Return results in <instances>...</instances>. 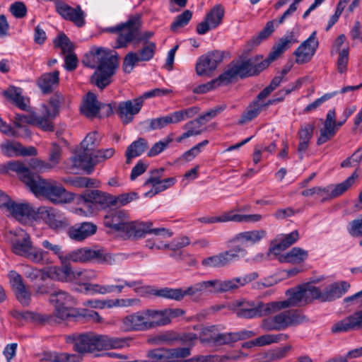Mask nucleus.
Returning <instances> with one entry per match:
<instances>
[{
    "label": "nucleus",
    "mask_w": 362,
    "mask_h": 362,
    "mask_svg": "<svg viewBox=\"0 0 362 362\" xmlns=\"http://www.w3.org/2000/svg\"><path fill=\"white\" fill-rule=\"evenodd\" d=\"M337 54V69L339 74H344L347 71L349 62V48L337 47L331 51V54Z\"/></svg>",
    "instance_id": "a18cd8bd"
},
{
    "label": "nucleus",
    "mask_w": 362,
    "mask_h": 362,
    "mask_svg": "<svg viewBox=\"0 0 362 362\" xmlns=\"http://www.w3.org/2000/svg\"><path fill=\"white\" fill-rule=\"evenodd\" d=\"M140 28V18L132 16L127 22L115 27L107 28L106 30L118 35L119 45H125L132 42L146 45H155V42L148 40L153 35V33L151 31L139 33Z\"/></svg>",
    "instance_id": "39448f33"
},
{
    "label": "nucleus",
    "mask_w": 362,
    "mask_h": 362,
    "mask_svg": "<svg viewBox=\"0 0 362 362\" xmlns=\"http://www.w3.org/2000/svg\"><path fill=\"white\" fill-rule=\"evenodd\" d=\"M59 71L45 73L37 80V85L43 94L52 93L59 86Z\"/></svg>",
    "instance_id": "f704fd0d"
},
{
    "label": "nucleus",
    "mask_w": 362,
    "mask_h": 362,
    "mask_svg": "<svg viewBox=\"0 0 362 362\" xmlns=\"http://www.w3.org/2000/svg\"><path fill=\"white\" fill-rule=\"evenodd\" d=\"M146 291L148 293L167 299H171L176 301L182 300V288H154L151 287H146Z\"/></svg>",
    "instance_id": "a19ab883"
},
{
    "label": "nucleus",
    "mask_w": 362,
    "mask_h": 362,
    "mask_svg": "<svg viewBox=\"0 0 362 362\" xmlns=\"http://www.w3.org/2000/svg\"><path fill=\"white\" fill-rule=\"evenodd\" d=\"M308 257V251L298 247H293L286 255L281 257V261L293 264H300L307 259Z\"/></svg>",
    "instance_id": "c03bdc74"
},
{
    "label": "nucleus",
    "mask_w": 362,
    "mask_h": 362,
    "mask_svg": "<svg viewBox=\"0 0 362 362\" xmlns=\"http://www.w3.org/2000/svg\"><path fill=\"white\" fill-rule=\"evenodd\" d=\"M89 262L95 261L99 264H112L115 262L114 256L106 252L103 249L92 250L88 248Z\"/></svg>",
    "instance_id": "de8ad7c7"
},
{
    "label": "nucleus",
    "mask_w": 362,
    "mask_h": 362,
    "mask_svg": "<svg viewBox=\"0 0 362 362\" xmlns=\"http://www.w3.org/2000/svg\"><path fill=\"white\" fill-rule=\"evenodd\" d=\"M121 329L124 332L147 330L144 310L127 315L122 320Z\"/></svg>",
    "instance_id": "5701e85b"
},
{
    "label": "nucleus",
    "mask_w": 362,
    "mask_h": 362,
    "mask_svg": "<svg viewBox=\"0 0 362 362\" xmlns=\"http://www.w3.org/2000/svg\"><path fill=\"white\" fill-rule=\"evenodd\" d=\"M144 102L143 98L140 95L117 104L115 111L123 124H127L133 121L134 117L140 112Z\"/></svg>",
    "instance_id": "dca6fc26"
},
{
    "label": "nucleus",
    "mask_w": 362,
    "mask_h": 362,
    "mask_svg": "<svg viewBox=\"0 0 362 362\" xmlns=\"http://www.w3.org/2000/svg\"><path fill=\"white\" fill-rule=\"evenodd\" d=\"M82 63L96 71L91 76L92 83L104 89L112 82L119 66V57L116 51L104 47L92 49L85 54Z\"/></svg>",
    "instance_id": "f03ea898"
},
{
    "label": "nucleus",
    "mask_w": 362,
    "mask_h": 362,
    "mask_svg": "<svg viewBox=\"0 0 362 362\" xmlns=\"http://www.w3.org/2000/svg\"><path fill=\"white\" fill-rule=\"evenodd\" d=\"M148 147L147 140L141 137L132 142L125 152L126 163L130 164L133 158L140 156L148 149Z\"/></svg>",
    "instance_id": "ea45409f"
},
{
    "label": "nucleus",
    "mask_w": 362,
    "mask_h": 362,
    "mask_svg": "<svg viewBox=\"0 0 362 362\" xmlns=\"http://www.w3.org/2000/svg\"><path fill=\"white\" fill-rule=\"evenodd\" d=\"M100 138L96 132H90L85 137L81 143L82 149L92 152L99 146Z\"/></svg>",
    "instance_id": "052dcab7"
},
{
    "label": "nucleus",
    "mask_w": 362,
    "mask_h": 362,
    "mask_svg": "<svg viewBox=\"0 0 362 362\" xmlns=\"http://www.w3.org/2000/svg\"><path fill=\"white\" fill-rule=\"evenodd\" d=\"M230 57V54L228 51L215 49L209 52L197 59L195 66L196 73L199 76H210L224 60Z\"/></svg>",
    "instance_id": "1a4fd4ad"
},
{
    "label": "nucleus",
    "mask_w": 362,
    "mask_h": 362,
    "mask_svg": "<svg viewBox=\"0 0 362 362\" xmlns=\"http://www.w3.org/2000/svg\"><path fill=\"white\" fill-rule=\"evenodd\" d=\"M66 342L72 344L73 350L80 354H94L99 356L96 353L124 348L127 344V339L88 332L67 335Z\"/></svg>",
    "instance_id": "7ed1b4c3"
},
{
    "label": "nucleus",
    "mask_w": 362,
    "mask_h": 362,
    "mask_svg": "<svg viewBox=\"0 0 362 362\" xmlns=\"http://www.w3.org/2000/svg\"><path fill=\"white\" fill-rule=\"evenodd\" d=\"M97 226L91 222H83L71 227L68 234L71 239L76 241H82L97 231Z\"/></svg>",
    "instance_id": "c756f323"
},
{
    "label": "nucleus",
    "mask_w": 362,
    "mask_h": 362,
    "mask_svg": "<svg viewBox=\"0 0 362 362\" xmlns=\"http://www.w3.org/2000/svg\"><path fill=\"white\" fill-rule=\"evenodd\" d=\"M15 125L17 127H21L24 124L35 125L44 131L53 132L54 125L52 122H49L42 115H37L35 113L31 115L16 114Z\"/></svg>",
    "instance_id": "412c9836"
},
{
    "label": "nucleus",
    "mask_w": 362,
    "mask_h": 362,
    "mask_svg": "<svg viewBox=\"0 0 362 362\" xmlns=\"http://www.w3.org/2000/svg\"><path fill=\"white\" fill-rule=\"evenodd\" d=\"M315 128L314 122H310L301 126L298 130V135L299 143L298 145L297 152L300 160L303 158L304 153L308 149L310 140L313 137Z\"/></svg>",
    "instance_id": "7c9ffc66"
},
{
    "label": "nucleus",
    "mask_w": 362,
    "mask_h": 362,
    "mask_svg": "<svg viewBox=\"0 0 362 362\" xmlns=\"http://www.w3.org/2000/svg\"><path fill=\"white\" fill-rule=\"evenodd\" d=\"M246 255V250L238 246L231 250L204 258L202 261V264L206 267H224L229 265L233 262L237 261L241 257H244Z\"/></svg>",
    "instance_id": "ddd939ff"
},
{
    "label": "nucleus",
    "mask_w": 362,
    "mask_h": 362,
    "mask_svg": "<svg viewBox=\"0 0 362 362\" xmlns=\"http://www.w3.org/2000/svg\"><path fill=\"white\" fill-rule=\"evenodd\" d=\"M315 51V47H298L294 52L296 63L304 64L308 62L311 60Z\"/></svg>",
    "instance_id": "864d4df0"
},
{
    "label": "nucleus",
    "mask_w": 362,
    "mask_h": 362,
    "mask_svg": "<svg viewBox=\"0 0 362 362\" xmlns=\"http://www.w3.org/2000/svg\"><path fill=\"white\" fill-rule=\"evenodd\" d=\"M190 355V349L187 347L175 349L158 348L149 350L146 354L148 362H177L180 358Z\"/></svg>",
    "instance_id": "4468645a"
},
{
    "label": "nucleus",
    "mask_w": 362,
    "mask_h": 362,
    "mask_svg": "<svg viewBox=\"0 0 362 362\" xmlns=\"http://www.w3.org/2000/svg\"><path fill=\"white\" fill-rule=\"evenodd\" d=\"M263 105L258 100L250 103L246 110L241 115L238 124H245L257 117L262 110Z\"/></svg>",
    "instance_id": "09e8293b"
},
{
    "label": "nucleus",
    "mask_w": 362,
    "mask_h": 362,
    "mask_svg": "<svg viewBox=\"0 0 362 362\" xmlns=\"http://www.w3.org/2000/svg\"><path fill=\"white\" fill-rule=\"evenodd\" d=\"M101 109L100 103L97 100L96 95L93 93H88L86 98L81 107V112L87 117H95Z\"/></svg>",
    "instance_id": "79ce46f5"
},
{
    "label": "nucleus",
    "mask_w": 362,
    "mask_h": 362,
    "mask_svg": "<svg viewBox=\"0 0 362 362\" xmlns=\"http://www.w3.org/2000/svg\"><path fill=\"white\" fill-rule=\"evenodd\" d=\"M49 300L54 306V311L52 314H38L36 320L42 323H59L71 316V307L75 305V300L69 293L61 289L54 290Z\"/></svg>",
    "instance_id": "423d86ee"
},
{
    "label": "nucleus",
    "mask_w": 362,
    "mask_h": 362,
    "mask_svg": "<svg viewBox=\"0 0 362 362\" xmlns=\"http://www.w3.org/2000/svg\"><path fill=\"white\" fill-rule=\"evenodd\" d=\"M38 218L54 230H61L69 225L68 219L59 211L49 206L38 207Z\"/></svg>",
    "instance_id": "a211bd4d"
},
{
    "label": "nucleus",
    "mask_w": 362,
    "mask_h": 362,
    "mask_svg": "<svg viewBox=\"0 0 362 362\" xmlns=\"http://www.w3.org/2000/svg\"><path fill=\"white\" fill-rule=\"evenodd\" d=\"M204 124L200 119L198 117L195 119L191 120L187 122L184 126L183 129L186 130L185 133L188 137L198 136L202 134L204 132V129L202 128Z\"/></svg>",
    "instance_id": "13d9d810"
},
{
    "label": "nucleus",
    "mask_w": 362,
    "mask_h": 362,
    "mask_svg": "<svg viewBox=\"0 0 362 362\" xmlns=\"http://www.w3.org/2000/svg\"><path fill=\"white\" fill-rule=\"evenodd\" d=\"M298 239L299 234L298 230H293L286 235H281L276 239L275 241L278 243L276 244L272 245L269 248V251L277 255L281 251L286 250L296 243Z\"/></svg>",
    "instance_id": "58836bf2"
},
{
    "label": "nucleus",
    "mask_w": 362,
    "mask_h": 362,
    "mask_svg": "<svg viewBox=\"0 0 362 362\" xmlns=\"http://www.w3.org/2000/svg\"><path fill=\"white\" fill-rule=\"evenodd\" d=\"M71 161L73 168L86 170L88 173L92 171L95 166L93 152L84 149L82 152L71 157Z\"/></svg>",
    "instance_id": "4c0bfd02"
},
{
    "label": "nucleus",
    "mask_w": 362,
    "mask_h": 362,
    "mask_svg": "<svg viewBox=\"0 0 362 362\" xmlns=\"http://www.w3.org/2000/svg\"><path fill=\"white\" fill-rule=\"evenodd\" d=\"M288 339V335L284 333H279L276 334H267L264 335H262L255 339L254 341L252 342L253 345H257L259 346L269 345L273 343H278L281 341H286Z\"/></svg>",
    "instance_id": "8fccbe9b"
},
{
    "label": "nucleus",
    "mask_w": 362,
    "mask_h": 362,
    "mask_svg": "<svg viewBox=\"0 0 362 362\" xmlns=\"http://www.w3.org/2000/svg\"><path fill=\"white\" fill-rule=\"evenodd\" d=\"M2 153L8 157L36 156L37 151L34 146L25 147L16 141H6L0 146Z\"/></svg>",
    "instance_id": "4be33fe9"
},
{
    "label": "nucleus",
    "mask_w": 362,
    "mask_h": 362,
    "mask_svg": "<svg viewBox=\"0 0 362 362\" xmlns=\"http://www.w3.org/2000/svg\"><path fill=\"white\" fill-rule=\"evenodd\" d=\"M4 95L21 110H28V105L25 103L24 97L22 95V89L21 88L10 86L7 90L4 91Z\"/></svg>",
    "instance_id": "37998d69"
},
{
    "label": "nucleus",
    "mask_w": 362,
    "mask_h": 362,
    "mask_svg": "<svg viewBox=\"0 0 362 362\" xmlns=\"http://www.w3.org/2000/svg\"><path fill=\"white\" fill-rule=\"evenodd\" d=\"M305 320L298 310H287L280 312L272 317L264 319L261 327L264 331L284 330L289 327L296 326Z\"/></svg>",
    "instance_id": "0eeeda50"
},
{
    "label": "nucleus",
    "mask_w": 362,
    "mask_h": 362,
    "mask_svg": "<svg viewBox=\"0 0 362 362\" xmlns=\"http://www.w3.org/2000/svg\"><path fill=\"white\" fill-rule=\"evenodd\" d=\"M275 23L274 20L268 21L263 30L251 39L250 42L252 45L260 44L263 40L268 37L274 31Z\"/></svg>",
    "instance_id": "e2e57ef3"
},
{
    "label": "nucleus",
    "mask_w": 362,
    "mask_h": 362,
    "mask_svg": "<svg viewBox=\"0 0 362 362\" xmlns=\"http://www.w3.org/2000/svg\"><path fill=\"white\" fill-rule=\"evenodd\" d=\"M336 127V112L334 110H330L326 115L323 127L320 130V136L317 139V145L320 146L330 141L337 132Z\"/></svg>",
    "instance_id": "393cba45"
},
{
    "label": "nucleus",
    "mask_w": 362,
    "mask_h": 362,
    "mask_svg": "<svg viewBox=\"0 0 362 362\" xmlns=\"http://www.w3.org/2000/svg\"><path fill=\"white\" fill-rule=\"evenodd\" d=\"M173 141V134H169L166 138L155 143L148 152L149 157H153L163 151L168 145Z\"/></svg>",
    "instance_id": "0e129e2a"
},
{
    "label": "nucleus",
    "mask_w": 362,
    "mask_h": 362,
    "mask_svg": "<svg viewBox=\"0 0 362 362\" xmlns=\"http://www.w3.org/2000/svg\"><path fill=\"white\" fill-rule=\"evenodd\" d=\"M152 222H139L128 221L125 232L129 238H141L146 233H152L156 236L170 238L173 232L165 228H153Z\"/></svg>",
    "instance_id": "f8f14e48"
},
{
    "label": "nucleus",
    "mask_w": 362,
    "mask_h": 362,
    "mask_svg": "<svg viewBox=\"0 0 362 362\" xmlns=\"http://www.w3.org/2000/svg\"><path fill=\"white\" fill-rule=\"evenodd\" d=\"M140 60L137 57L136 53L135 52H129L124 57L123 64H122V69L124 72L127 74H129L132 71L134 66L139 62Z\"/></svg>",
    "instance_id": "774afa93"
},
{
    "label": "nucleus",
    "mask_w": 362,
    "mask_h": 362,
    "mask_svg": "<svg viewBox=\"0 0 362 362\" xmlns=\"http://www.w3.org/2000/svg\"><path fill=\"white\" fill-rule=\"evenodd\" d=\"M288 298L281 301H272L274 313H277L281 310L291 307L304 305L301 287L293 288L286 291Z\"/></svg>",
    "instance_id": "a878e982"
},
{
    "label": "nucleus",
    "mask_w": 362,
    "mask_h": 362,
    "mask_svg": "<svg viewBox=\"0 0 362 362\" xmlns=\"http://www.w3.org/2000/svg\"><path fill=\"white\" fill-rule=\"evenodd\" d=\"M11 249L16 255L25 257L33 263L44 264L50 262L48 252L35 247L30 235L21 228L8 233Z\"/></svg>",
    "instance_id": "20e7f679"
},
{
    "label": "nucleus",
    "mask_w": 362,
    "mask_h": 362,
    "mask_svg": "<svg viewBox=\"0 0 362 362\" xmlns=\"http://www.w3.org/2000/svg\"><path fill=\"white\" fill-rule=\"evenodd\" d=\"M64 101V97L60 93H55L49 100V105L43 104L41 106L42 116L49 122L55 118L59 112L60 104Z\"/></svg>",
    "instance_id": "e433bc0d"
},
{
    "label": "nucleus",
    "mask_w": 362,
    "mask_h": 362,
    "mask_svg": "<svg viewBox=\"0 0 362 362\" xmlns=\"http://www.w3.org/2000/svg\"><path fill=\"white\" fill-rule=\"evenodd\" d=\"M50 274L52 278L62 282H73L74 281V270L67 264L62 267H54L51 269Z\"/></svg>",
    "instance_id": "49530a36"
},
{
    "label": "nucleus",
    "mask_w": 362,
    "mask_h": 362,
    "mask_svg": "<svg viewBox=\"0 0 362 362\" xmlns=\"http://www.w3.org/2000/svg\"><path fill=\"white\" fill-rule=\"evenodd\" d=\"M349 286L346 281L335 282L329 285L323 291H320L321 301H332L340 298L348 291Z\"/></svg>",
    "instance_id": "473e14b6"
},
{
    "label": "nucleus",
    "mask_w": 362,
    "mask_h": 362,
    "mask_svg": "<svg viewBox=\"0 0 362 362\" xmlns=\"http://www.w3.org/2000/svg\"><path fill=\"white\" fill-rule=\"evenodd\" d=\"M358 175L354 172L346 180L337 185H329L325 187H317V198L321 199V202H325L341 196L346 192L355 182Z\"/></svg>",
    "instance_id": "2eb2a0df"
},
{
    "label": "nucleus",
    "mask_w": 362,
    "mask_h": 362,
    "mask_svg": "<svg viewBox=\"0 0 362 362\" xmlns=\"http://www.w3.org/2000/svg\"><path fill=\"white\" fill-rule=\"evenodd\" d=\"M300 287L305 305L311 303L315 299L321 301L320 290L317 287L309 283L303 284Z\"/></svg>",
    "instance_id": "3c124183"
},
{
    "label": "nucleus",
    "mask_w": 362,
    "mask_h": 362,
    "mask_svg": "<svg viewBox=\"0 0 362 362\" xmlns=\"http://www.w3.org/2000/svg\"><path fill=\"white\" fill-rule=\"evenodd\" d=\"M238 317L246 319L269 316L275 314L272 302L264 303L262 301L241 300L234 304Z\"/></svg>",
    "instance_id": "6e6552de"
},
{
    "label": "nucleus",
    "mask_w": 362,
    "mask_h": 362,
    "mask_svg": "<svg viewBox=\"0 0 362 362\" xmlns=\"http://www.w3.org/2000/svg\"><path fill=\"white\" fill-rule=\"evenodd\" d=\"M286 47H277L268 57L262 59V56L257 55L245 60H240L247 76L259 74L269 64L277 59L284 52Z\"/></svg>",
    "instance_id": "9b49d317"
},
{
    "label": "nucleus",
    "mask_w": 362,
    "mask_h": 362,
    "mask_svg": "<svg viewBox=\"0 0 362 362\" xmlns=\"http://www.w3.org/2000/svg\"><path fill=\"white\" fill-rule=\"evenodd\" d=\"M152 186V189L146 193V196L153 197L166 189L165 185L158 177H148L144 182V186Z\"/></svg>",
    "instance_id": "69168bd1"
},
{
    "label": "nucleus",
    "mask_w": 362,
    "mask_h": 362,
    "mask_svg": "<svg viewBox=\"0 0 362 362\" xmlns=\"http://www.w3.org/2000/svg\"><path fill=\"white\" fill-rule=\"evenodd\" d=\"M259 276L256 272L247 274L243 276L235 277L221 281V293L233 291L255 281Z\"/></svg>",
    "instance_id": "2f4dec72"
},
{
    "label": "nucleus",
    "mask_w": 362,
    "mask_h": 362,
    "mask_svg": "<svg viewBox=\"0 0 362 362\" xmlns=\"http://www.w3.org/2000/svg\"><path fill=\"white\" fill-rule=\"evenodd\" d=\"M144 315L147 330L165 326L170 323L164 310L146 309L144 310Z\"/></svg>",
    "instance_id": "72a5a7b5"
},
{
    "label": "nucleus",
    "mask_w": 362,
    "mask_h": 362,
    "mask_svg": "<svg viewBox=\"0 0 362 362\" xmlns=\"http://www.w3.org/2000/svg\"><path fill=\"white\" fill-rule=\"evenodd\" d=\"M230 221L238 222V223H256L259 222L262 219L261 214H238L234 213L233 211H229Z\"/></svg>",
    "instance_id": "bf43d9fd"
},
{
    "label": "nucleus",
    "mask_w": 362,
    "mask_h": 362,
    "mask_svg": "<svg viewBox=\"0 0 362 362\" xmlns=\"http://www.w3.org/2000/svg\"><path fill=\"white\" fill-rule=\"evenodd\" d=\"M64 260L81 263L89 262L88 248H80L69 252L64 257Z\"/></svg>",
    "instance_id": "680f3d73"
},
{
    "label": "nucleus",
    "mask_w": 362,
    "mask_h": 362,
    "mask_svg": "<svg viewBox=\"0 0 362 362\" xmlns=\"http://www.w3.org/2000/svg\"><path fill=\"white\" fill-rule=\"evenodd\" d=\"M74 355L56 351H45L42 355L41 361L47 362H70L71 357Z\"/></svg>",
    "instance_id": "4d7b16f0"
},
{
    "label": "nucleus",
    "mask_w": 362,
    "mask_h": 362,
    "mask_svg": "<svg viewBox=\"0 0 362 362\" xmlns=\"http://www.w3.org/2000/svg\"><path fill=\"white\" fill-rule=\"evenodd\" d=\"M246 77L245 69L240 60L232 61L227 69L217 78H215L218 86L228 85L236 77Z\"/></svg>",
    "instance_id": "bb28decb"
},
{
    "label": "nucleus",
    "mask_w": 362,
    "mask_h": 362,
    "mask_svg": "<svg viewBox=\"0 0 362 362\" xmlns=\"http://www.w3.org/2000/svg\"><path fill=\"white\" fill-rule=\"evenodd\" d=\"M74 281L73 282L83 286H85L89 281L96 277L95 272L90 269L74 270Z\"/></svg>",
    "instance_id": "6e6d98bb"
},
{
    "label": "nucleus",
    "mask_w": 362,
    "mask_h": 362,
    "mask_svg": "<svg viewBox=\"0 0 362 362\" xmlns=\"http://www.w3.org/2000/svg\"><path fill=\"white\" fill-rule=\"evenodd\" d=\"M255 335V333L254 332L243 329L236 332H226L214 334L212 339H214V344L216 345H231L238 341L251 338Z\"/></svg>",
    "instance_id": "cd10ccee"
},
{
    "label": "nucleus",
    "mask_w": 362,
    "mask_h": 362,
    "mask_svg": "<svg viewBox=\"0 0 362 362\" xmlns=\"http://www.w3.org/2000/svg\"><path fill=\"white\" fill-rule=\"evenodd\" d=\"M361 327H362V310L337 322L332 325L331 329L334 333H339L358 329Z\"/></svg>",
    "instance_id": "c85d7f7f"
},
{
    "label": "nucleus",
    "mask_w": 362,
    "mask_h": 362,
    "mask_svg": "<svg viewBox=\"0 0 362 362\" xmlns=\"http://www.w3.org/2000/svg\"><path fill=\"white\" fill-rule=\"evenodd\" d=\"M115 196L98 189L86 190L78 198V203L83 204L92 213L98 207L106 209L114 206Z\"/></svg>",
    "instance_id": "9d476101"
},
{
    "label": "nucleus",
    "mask_w": 362,
    "mask_h": 362,
    "mask_svg": "<svg viewBox=\"0 0 362 362\" xmlns=\"http://www.w3.org/2000/svg\"><path fill=\"white\" fill-rule=\"evenodd\" d=\"M170 124L167 115L154 119H147L144 122V129L145 132H151L157 129H161Z\"/></svg>",
    "instance_id": "5fc2aeb1"
},
{
    "label": "nucleus",
    "mask_w": 362,
    "mask_h": 362,
    "mask_svg": "<svg viewBox=\"0 0 362 362\" xmlns=\"http://www.w3.org/2000/svg\"><path fill=\"white\" fill-rule=\"evenodd\" d=\"M266 235V230L262 229L245 231L236 234L229 242L230 243H240L241 244L250 243V245H255L264 238Z\"/></svg>",
    "instance_id": "c9c22d12"
},
{
    "label": "nucleus",
    "mask_w": 362,
    "mask_h": 362,
    "mask_svg": "<svg viewBox=\"0 0 362 362\" xmlns=\"http://www.w3.org/2000/svg\"><path fill=\"white\" fill-rule=\"evenodd\" d=\"M129 215L124 210H112L105 216L104 225L115 231L124 232L129 221Z\"/></svg>",
    "instance_id": "b1692460"
},
{
    "label": "nucleus",
    "mask_w": 362,
    "mask_h": 362,
    "mask_svg": "<svg viewBox=\"0 0 362 362\" xmlns=\"http://www.w3.org/2000/svg\"><path fill=\"white\" fill-rule=\"evenodd\" d=\"M224 16V9L220 4L214 6L206 15L204 21L197 26L199 34H205L218 26Z\"/></svg>",
    "instance_id": "aec40b11"
},
{
    "label": "nucleus",
    "mask_w": 362,
    "mask_h": 362,
    "mask_svg": "<svg viewBox=\"0 0 362 362\" xmlns=\"http://www.w3.org/2000/svg\"><path fill=\"white\" fill-rule=\"evenodd\" d=\"M8 170L16 172L20 180L36 197H43L53 204L67 203L71 201L72 194L68 192L62 184L54 180H47L33 173L20 161H10L6 164Z\"/></svg>",
    "instance_id": "f257e3e1"
},
{
    "label": "nucleus",
    "mask_w": 362,
    "mask_h": 362,
    "mask_svg": "<svg viewBox=\"0 0 362 362\" xmlns=\"http://www.w3.org/2000/svg\"><path fill=\"white\" fill-rule=\"evenodd\" d=\"M192 13L190 11L186 10L179 16H177L173 23L171 24V29L176 30L177 29L184 27L192 18Z\"/></svg>",
    "instance_id": "338daca9"
},
{
    "label": "nucleus",
    "mask_w": 362,
    "mask_h": 362,
    "mask_svg": "<svg viewBox=\"0 0 362 362\" xmlns=\"http://www.w3.org/2000/svg\"><path fill=\"white\" fill-rule=\"evenodd\" d=\"M55 8L64 19L72 22L76 26L82 27L85 25L86 14L80 6L71 7L63 1H57Z\"/></svg>",
    "instance_id": "6ab92c4d"
},
{
    "label": "nucleus",
    "mask_w": 362,
    "mask_h": 362,
    "mask_svg": "<svg viewBox=\"0 0 362 362\" xmlns=\"http://www.w3.org/2000/svg\"><path fill=\"white\" fill-rule=\"evenodd\" d=\"M61 53L64 55V67L67 71H74L78 65V59L73 52L74 47H59Z\"/></svg>",
    "instance_id": "603ef678"
},
{
    "label": "nucleus",
    "mask_w": 362,
    "mask_h": 362,
    "mask_svg": "<svg viewBox=\"0 0 362 362\" xmlns=\"http://www.w3.org/2000/svg\"><path fill=\"white\" fill-rule=\"evenodd\" d=\"M18 221L25 223L30 220H37L38 208L35 209L29 203H16L8 200L4 206Z\"/></svg>",
    "instance_id": "f3484780"
}]
</instances>
